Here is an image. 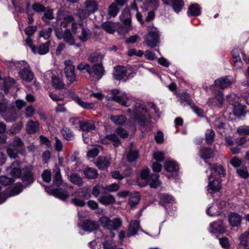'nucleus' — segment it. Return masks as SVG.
<instances>
[{
	"label": "nucleus",
	"mask_w": 249,
	"mask_h": 249,
	"mask_svg": "<svg viewBox=\"0 0 249 249\" xmlns=\"http://www.w3.org/2000/svg\"><path fill=\"white\" fill-rule=\"evenodd\" d=\"M127 70L125 67L118 65L114 68L112 73L113 78L117 81H126L129 77L127 76Z\"/></svg>",
	"instance_id": "1a4fd4ad"
},
{
	"label": "nucleus",
	"mask_w": 249,
	"mask_h": 249,
	"mask_svg": "<svg viewBox=\"0 0 249 249\" xmlns=\"http://www.w3.org/2000/svg\"><path fill=\"white\" fill-rule=\"evenodd\" d=\"M225 231V227L221 220L212 222L210 224L209 231L212 233H223Z\"/></svg>",
	"instance_id": "ddd939ff"
},
{
	"label": "nucleus",
	"mask_w": 249,
	"mask_h": 249,
	"mask_svg": "<svg viewBox=\"0 0 249 249\" xmlns=\"http://www.w3.org/2000/svg\"><path fill=\"white\" fill-rule=\"evenodd\" d=\"M141 177L142 179L145 180L149 184L151 188H156L160 184V181L158 179L159 175L156 173L149 175V169L148 168H145L142 170L141 173Z\"/></svg>",
	"instance_id": "20e7f679"
},
{
	"label": "nucleus",
	"mask_w": 249,
	"mask_h": 249,
	"mask_svg": "<svg viewBox=\"0 0 249 249\" xmlns=\"http://www.w3.org/2000/svg\"><path fill=\"white\" fill-rule=\"evenodd\" d=\"M23 190V185L21 183L14 187L10 192L11 196H16L20 193Z\"/></svg>",
	"instance_id": "052dcab7"
},
{
	"label": "nucleus",
	"mask_w": 249,
	"mask_h": 249,
	"mask_svg": "<svg viewBox=\"0 0 249 249\" xmlns=\"http://www.w3.org/2000/svg\"><path fill=\"white\" fill-rule=\"evenodd\" d=\"M200 8L197 4H192L189 7L188 13L193 16H198L200 14Z\"/></svg>",
	"instance_id": "e433bc0d"
},
{
	"label": "nucleus",
	"mask_w": 249,
	"mask_h": 249,
	"mask_svg": "<svg viewBox=\"0 0 249 249\" xmlns=\"http://www.w3.org/2000/svg\"><path fill=\"white\" fill-rule=\"evenodd\" d=\"M50 41H48L45 43H41L38 47L36 48L37 53L40 55H44L48 53L49 51V45Z\"/></svg>",
	"instance_id": "4c0bfd02"
},
{
	"label": "nucleus",
	"mask_w": 249,
	"mask_h": 249,
	"mask_svg": "<svg viewBox=\"0 0 249 249\" xmlns=\"http://www.w3.org/2000/svg\"><path fill=\"white\" fill-rule=\"evenodd\" d=\"M237 133L240 135H249V126L243 125L239 127L237 129Z\"/></svg>",
	"instance_id": "774afa93"
},
{
	"label": "nucleus",
	"mask_w": 249,
	"mask_h": 249,
	"mask_svg": "<svg viewBox=\"0 0 249 249\" xmlns=\"http://www.w3.org/2000/svg\"><path fill=\"white\" fill-rule=\"evenodd\" d=\"M172 5L176 13L179 12L183 6V1L182 0H172Z\"/></svg>",
	"instance_id": "8fccbe9b"
},
{
	"label": "nucleus",
	"mask_w": 249,
	"mask_h": 249,
	"mask_svg": "<svg viewBox=\"0 0 249 249\" xmlns=\"http://www.w3.org/2000/svg\"><path fill=\"white\" fill-rule=\"evenodd\" d=\"M140 228V223L137 220L131 221L127 232V236L128 237L132 236L137 234L139 229Z\"/></svg>",
	"instance_id": "aec40b11"
},
{
	"label": "nucleus",
	"mask_w": 249,
	"mask_h": 249,
	"mask_svg": "<svg viewBox=\"0 0 249 249\" xmlns=\"http://www.w3.org/2000/svg\"><path fill=\"white\" fill-rule=\"evenodd\" d=\"M121 21L124 24L125 33H127L131 29V16L129 10L124 9L120 16Z\"/></svg>",
	"instance_id": "4468645a"
},
{
	"label": "nucleus",
	"mask_w": 249,
	"mask_h": 249,
	"mask_svg": "<svg viewBox=\"0 0 249 249\" xmlns=\"http://www.w3.org/2000/svg\"><path fill=\"white\" fill-rule=\"evenodd\" d=\"M91 78L92 80L100 79L104 74L105 70L102 63L94 64L91 67Z\"/></svg>",
	"instance_id": "f8f14e48"
},
{
	"label": "nucleus",
	"mask_w": 249,
	"mask_h": 249,
	"mask_svg": "<svg viewBox=\"0 0 249 249\" xmlns=\"http://www.w3.org/2000/svg\"><path fill=\"white\" fill-rule=\"evenodd\" d=\"M105 190V187L101 184H97L93 187L92 190V195L96 197L99 196L100 194Z\"/></svg>",
	"instance_id": "13d9d810"
},
{
	"label": "nucleus",
	"mask_w": 249,
	"mask_h": 249,
	"mask_svg": "<svg viewBox=\"0 0 249 249\" xmlns=\"http://www.w3.org/2000/svg\"><path fill=\"white\" fill-rule=\"evenodd\" d=\"M211 175L209 177V180L211 178L219 176L220 177H224L226 175V171L223 167L221 164H216L211 167Z\"/></svg>",
	"instance_id": "2eb2a0df"
},
{
	"label": "nucleus",
	"mask_w": 249,
	"mask_h": 249,
	"mask_svg": "<svg viewBox=\"0 0 249 249\" xmlns=\"http://www.w3.org/2000/svg\"><path fill=\"white\" fill-rule=\"evenodd\" d=\"M83 172L84 175L88 178L94 179L98 177L97 170L93 168H86L84 170Z\"/></svg>",
	"instance_id": "473e14b6"
},
{
	"label": "nucleus",
	"mask_w": 249,
	"mask_h": 249,
	"mask_svg": "<svg viewBox=\"0 0 249 249\" xmlns=\"http://www.w3.org/2000/svg\"><path fill=\"white\" fill-rule=\"evenodd\" d=\"M199 155L203 159L213 158L214 153L212 149L207 147H201L199 151Z\"/></svg>",
	"instance_id": "cd10ccee"
},
{
	"label": "nucleus",
	"mask_w": 249,
	"mask_h": 249,
	"mask_svg": "<svg viewBox=\"0 0 249 249\" xmlns=\"http://www.w3.org/2000/svg\"><path fill=\"white\" fill-rule=\"evenodd\" d=\"M82 230L88 232H92L97 230L99 227L98 222L86 219L82 224Z\"/></svg>",
	"instance_id": "f3484780"
},
{
	"label": "nucleus",
	"mask_w": 249,
	"mask_h": 249,
	"mask_svg": "<svg viewBox=\"0 0 249 249\" xmlns=\"http://www.w3.org/2000/svg\"><path fill=\"white\" fill-rule=\"evenodd\" d=\"M14 181L13 179L6 176L0 177V183L4 186H8L11 184Z\"/></svg>",
	"instance_id": "338daca9"
},
{
	"label": "nucleus",
	"mask_w": 249,
	"mask_h": 249,
	"mask_svg": "<svg viewBox=\"0 0 249 249\" xmlns=\"http://www.w3.org/2000/svg\"><path fill=\"white\" fill-rule=\"evenodd\" d=\"M20 177L24 184V187L31 185L35 180L32 169L27 167L22 168V173Z\"/></svg>",
	"instance_id": "9d476101"
},
{
	"label": "nucleus",
	"mask_w": 249,
	"mask_h": 249,
	"mask_svg": "<svg viewBox=\"0 0 249 249\" xmlns=\"http://www.w3.org/2000/svg\"><path fill=\"white\" fill-rule=\"evenodd\" d=\"M74 100L79 106L84 108L91 109L94 107L93 103H86L81 100L78 97H75Z\"/></svg>",
	"instance_id": "09e8293b"
},
{
	"label": "nucleus",
	"mask_w": 249,
	"mask_h": 249,
	"mask_svg": "<svg viewBox=\"0 0 249 249\" xmlns=\"http://www.w3.org/2000/svg\"><path fill=\"white\" fill-rule=\"evenodd\" d=\"M70 180L72 183L79 187L83 186L84 184L82 178L78 174L75 173L71 174Z\"/></svg>",
	"instance_id": "c85d7f7f"
},
{
	"label": "nucleus",
	"mask_w": 249,
	"mask_h": 249,
	"mask_svg": "<svg viewBox=\"0 0 249 249\" xmlns=\"http://www.w3.org/2000/svg\"><path fill=\"white\" fill-rule=\"evenodd\" d=\"M159 36V31L157 29L150 31L145 37V41L147 45L151 48L156 47L160 42Z\"/></svg>",
	"instance_id": "0eeeda50"
},
{
	"label": "nucleus",
	"mask_w": 249,
	"mask_h": 249,
	"mask_svg": "<svg viewBox=\"0 0 249 249\" xmlns=\"http://www.w3.org/2000/svg\"><path fill=\"white\" fill-rule=\"evenodd\" d=\"M112 95L109 97L112 100L120 103L124 107H129L130 105V102H129L128 99L125 93H124L121 96H117L119 93V90L118 89H113L111 90Z\"/></svg>",
	"instance_id": "6e6552de"
},
{
	"label": "nucleus",
	"mask_w": 249,
	"mask_h": 249,
	"mask_svg": "<svg viewBox=\"0 0 249 249\" xmlns=\"http://www.w3.org/2000/svg\"><path fill=\"white\" fill-rule=\"evenodd\" d=\"M80 127L83 131H90L95 129V126L93 121L88 120L81 121Z\"/></svg>",
	"instance_id": "bb28decb"
},
{
	"label": "nucleus",
	"mask_w": 249,
	"mask_h": 249,
	"mask_svg": "<svg viewBox=\"0 0 249 249\" xmlns=\"http://www.w3.org/2000/svg\"><path fill=\"white\" fill-rule=\"evenodd\" d=\"M53 172L54 173V175L53 176V185L59 187L62 185V179L60 169L56 167L55 169H53Z\"/></svg>",
	"instance_id": "b1692460"
},
{
	"label": "nucleus",
	"mask_w": 249,
	"mask_h": 249,
	"mask_svg": "<svg viewBox=\"0 0 249 249\" xmlns=\"http://www.w3.org/2000/svg\"><path fill=\"white\" fill-rule=\"evenodd\" d=\"M20 150L18 148H15L13 147V146L8 145L6 149V153L8 156L10 158L15 159L18 156V154L19 153Z\"/></svg>",
	"instance_id": "58836bf2"
},
{
	"label": "nucleus",
	"mask_w": 249,
	"mask_h": 249,
	"mask_svg": "<svg viewBox=\"0 0 249 249\" xmlns=\"http://www.w3.org/2000/svg\"><path fill=\"white\" fill-rule=\"evenodd\" d=\"M32 8L34 11L37 13H42L46 8L39 3H35L32 5Z\"/></svg>",
	"instance_id": "69168bd1"
},
{
	"label": "nucleus",
	"mask_w": 249,
	"mask_h": 249,
	"mask_svg": "<svg viewBox=\"0 0 249 249\" xmlns=\"http://www.w3.org/2000/svg\"><path fill=\"white\" fill-rule=\"evenodd\" d=\"M65 66L64 72L66 77L71 83H72L76 80V76L75 73V67L72 64L71 60H66L64 62Z\"/></svg>",
	"instance_id": "423d86ee"
},
{
	"label": "nucleus",
	"mask_w": 249,
	"mask_h": 249,
	"mask_svg": "<svg viewBox=\"0 0 249 249\" xmlns=\"http://www.w3.org/2000/svg\"><path fill=\"white\" fill-rule=\"evenodd\" d=\"M87 10L90 13H94L97 9V3L93 0H89L85 2Z\"/></svg>",
	"instance_id": "c03bdc74"
},
{
	"label": "nucleus",
	"mask_w": 249,
	"mask_h": 249,
	"mask_svg": "<svg viewBox=\"0 0 249 249\" xmlns=\"http://www.w3.org/2000/svg\"><path fill=\"white\" fill-rule=\"evenodd\" d=\"M96 164L99 169L104 170L109 166L110 162L108 158L100 156L97 158Z\"/></svg>",
	"instance_id": "412c9836"
},
{
	"label": "nucleus",
	"mask_w": 249,
	"mask_h": 249,
	"mask_svg": "<svg viewBox=\"0 0 249 249\" xmlns=\"http://www.w3.org/2000/svg\"><path fill=\"white\" fill-rule=\"evenodd\" d=\"M41 177L44 181L46 183H50L52 179L51 172L50 170H44L42 174Z\"/></svg>",
	"instance_id": "4d7b16f0"
},
{
	"label": "nucleus",
	"mask_w": 249,
	"mask_h": 249,
	"mask_svg": "<svg viewBox=\"0 0 249 249\" xmlns=\"http://www.w3.org/2000/svg\"><path fill=\"white\" fill-rule=\"evenodd\" d=\"M139 157V152L138 150H130L127 154V160L129 162H133L136 160Z\"/></svg>",
	"instance_id": "603ef678"
},
{
	"label": "nucleus",
	"mask_w": 249,
	"mask_h": 249,
	"mask_svg": "<svg viewBox=\"0 0 249 249\" xmlns=\"http://www.w3.org/2000/svg\"><path fill=\"white\" fill-rule=\"evenodd\" d=\"M228 219L231 226L237 227L241 225L242 218L238 213H232L229 215Z\"/></svg>",
	"instance_id": "6ab92c4d"
},
{
	"label": "nucleus",
	"mask_w": 249,
	"mask_h": 249,
	"mask_svg": "<svg viewBox=\"0 0 249 249\" xmlns=\"http://www.w3.org/2000/svg\"><path fill=\"white\" fill-rule=\"evenodd\" d=\"M104 249H117L115 243L112 240H105L102 243Z\"/></svg>",
	"instance_id": "bf43d9fd"
},
{
	"label": "nucleus",
	"mask_w": 249,
	"mask_h": 249,
	"mask_svg": "<svg viewBox=\"0 0 249 249\" xmlns=\"http://www.w3.org/2000/svg\"><path fill=\"white\" fill-rule=\"evenodd\" d=\"M173 202L174 199L172 196L165 194L160 195L159 204L165 208H166L165 203H172Z\"/></svg>",
	"instance_id": "72a5a7b5"
},
{
	"label": "nucleus",
	"mask_w": 249,
	"mask_h": 249,
	"mask_svg": "<svg viewBox=\"0 0 249 249\" xmlns=\"http://www.w3.org/2000/svg\"><path fill=\"white\" fill-rule=\"evenodd\" d=\"M240 240L239 245L247 247L249 244V231H247L243 232L239 237Z\"/></svg>",
	"instance_id": "f704fd0d"
},
{
	"label": "nucleus",
	"mask_w": 249,
	"mask_h": 249,
	"mask_svg": "<svg viewBox=\"0 0 249 249\" xmlns=\"http://www.w3.org/2000/svg\"><path fill=\"white\" fill-rule=\"evenodd\" d=\"M102 27L106 32L109 34H113L116 29L115 24L109 21H106L103 23Z\"/></svg>",
	"instance_id": "79ce46f5"
},
{
	"label": "nucleus",
	"mask_w": 249,
	"mask_h": 249,
	"mask_svg": "<svg viewBox=\"0 0 249 249\" xmlns=\"http://www.w3.org/2000/svg\"><path fill=\"white\" fill-rule=\"evenodd\" d=\"M19 162L15 161L11 165V170L10 173L11 175L15 178L20 177L22 173V169H20L19 167Z\"/></svg>",
	"instance_id": "5701e85b"
},
{
	"label": "nucleus",
	"mask_w": 249,
	"mask_h": 249,
	"mask_svg": "<svg viewBox=\"0 0 249 249\" xmlns=\"http://www.w3.org/2000/svg\"><path fill=\"white\" fill-rule=\"evenodd\" d=\"M100 221L103 227L110 231L118 230L122 224V221L119 217L110 219L107 216H103L100 218Z\"/></svg>",
	"instance_id": "7ed1b4c3"
},
{
	"label": "nucleus",
	"mask_w": 249,
	"mask_h": 249,
	"mask_svg": "<svg viewBox=\"0 0 249 249\" xmlns=\"http://www.w3.org/2000/svg\"><path fill=\"white\" fill-rule=\"evenodd\" d=\"M214 132L212 129H209L206 131L205 139L207 144H210L213 143L214 140Z\"/></svg>",
	"instance_id": "49530a36"
},
{
	"label": "nucleus",
	"mask_w": 249,
	"mask_h": 249,
	"mask_svg": "<svg viewBox=\"0 0 249 249\" xmlns=\"http://www.w3.org/2000/svg\"><path fill=\"white\" fill-rule=\"evenodd\" d=\"M133 112L135 118L139 125L143 126L146 122H148L151 117L148 114L147 109L139 103H136L134 106Z\"/></svg>",
	"instance_id": "f257e3e1"
},
{
	"label": "nucleus",
	"mask_w": 249,
	"mask_h": 249,
	"mask_svg": "<svg viewBox=\"0 0 249 249\" xmlns=\"http://www.w3.org/2000/svg\"><path fill=\"white\" fill-rule=\"evenodd\" d=\"M52 86L56 89H62L65 88V84L63 80L56 75H52Z\"/></svg>",
	"instance_id": "393cba45"
},
{
	"label": "nucleus",
	"mask_w": 249,
	"mask_h": 249,
	"mask_svg": "<svg viewBox=\"0 0 249 249\" xmlns=\"http://www.w3.org/2000/svg\"><path fill=\"white\" fill-rule=\"evenodd\" d=\"M140 201V196L137 194L136 196H131L128 200V203L131 207L137 205Z\"/></svg>",
	"instance_id": "680f3d73"
},
{
	"label": "nucleus",
	"mask_w": 249,
	"mask_h": 249,
	"mask_svg": "<svg viewBox=\"0 0 249 249\" xmlns=\"http://www.w3.org/2000/svg\"><path fill=\"white\" fill-rule=\"evenodd\" d=\"M120 8L114 3H112L108 8V14L110 16L115 17L118 14Z\"/></svg>",
	"instance_id": "6e6d98bb"
},
{
	"label": "nucleus",
	"mask_w": 249,
	"mask_h": 249,
	"mask_svg": "<svg viewBox=\"0 0 249 249\" xmlns=\"http://www.w3.org/2000/svg\"><path fill=\"white\" fill-rule=\"evenodd\" d=\"M208 187L209 189L213 192H216L220 190L221 185L220 181L217 179H213V181L209 182Z\"/></svg>",
	"instance_id": "ea45409f"
},
{
	"label": "nucleus",
	"mask_w": 249,
	"mask_h": 249,
	"mask_svg": "<svg viewBox=\"0 0 249 249\" xmlns=\"http://www.w3.org/2000/svg\"><path fill=\"white\" fill-rule=\"evenodd\" d=\"M105 138L113 142L115 147H117L121 144V141L116 133L107 135Z\"/></svg>",
	"instance_id": "a19ab883"
},
{
	"label": "nucleus",
	"mask_w": 249,
	"mask_h": 249,
	"mask_svg": "<svg viewBox=\"0 0 249 249\" xmlns=\"http://www.w3.org/2000/svg\"><path fill=\"white\" fill-rule=\"evenodd\" d=\"M115 133L120 137L125 139L128 136V133L122 127H119L115 130Z\"/></svg>",
	"instance_id": "e2e57ef3"
},
{
	"label": "nucleus",
	"mask_w": 249,
	"mask_h": 249,
	"mask_svg": "<svg viewBox=\"0 0 249 249\" xmlns=\"http://www.w3.org/2000/svg\"><path fill=\"white\" fill-rule=\"evenodd\" d=\"M231 84V81L229 79L228 76L223 77L214 81L215 86L221 89H224L227 88Z\"/></svg>",
	"instance_id": "4be33fe9"
},
{
	"label": "nucleus",
	"mask_w": 249,
	"mask_h": 249,
	"mask_svg": "<svg viewBox=\"0 0 249 249\" xmlns=\"http://www.w3.org/2000/svg\"><path fill=\"white\" fill-rule=\"evenodd\" d=\"M61 133L64 138L68 141L71 140L73 136L72 131L69 128H64L61 129Z\"/></svg>",
	"instance_id": "5fc2aeb1"
},
{
	"label": "nucleus",
	"mask_w": 249,
	"mask_h": 249,
	"mask_svg": "<svg viewBox=\"0 0 249 249\" xmlns=\"http://www.w3.org/2000/svg\"><path fill=\"white\" fill-rule=\"evenodd\" d=\"M103 57V56L101 54H92L89 56L88 59L91 63H102Z\"/></svg>",
	"instance_id": "864d4df0"
},
{
	"label": "nucleus",
	"mask_w": 249,
	"mask_h": 249,
	"mask_svg": "<svg viewBox=\"0 0 249 249\" xmlns=\"http://www.w3.org/2000/svg\"><path fill=\"white\" fill-rule=\"evenodd\" d=\"M180 104L183 106L186 105L192 106V99L190 95L187 93H183L180 96Z\"/></svg>",
	"instance_id": "a18cd8bd"
},
{
	"label": "nucleus",
	"mask_w": 249,
	"mask_h": 249,
	"mask_svg": "<svg viewBox=\"0 0 249 249\" xmlns=\"http://www.w3.org/2000/svg\"><path fill=\"white\" fill-rule=\"evenodd\" d=\"M52 31V28H49L47 29H44L40 32L39 36L47 39L50 37Z\"/></svg>",
	"instance_id": "0e129e2a"
},
{
	"label": "nucleus",
	"mask_w": 249,
	"mask_h": 249,
	"mask_svg": "<svg viewBox=\"0 0 249 249\" xmlns=\"http://www.w3.org/2000/svg\"><path fill=\"white\" fill-rule=\"evenodd\" d=\"M110 120L117 125H123L126 120L124 115L111 116Z\"/></svg>",
	"instance_id": "37998d69"
},
{
	"label": "nucleus",
	"mask_w": 249,
	"mask_h": 249,
	"mask_svg": "<svg viewBox=\"0 0 249 249\" xmlns=\"http://www.w3.org/2000/svg\"><path fill=\"white\" fill-rule=\"evenodd\" d=\"M9 145L13 146L15 148H18V149H23L24 148V143L21 138L18 137H15Z\"/></svg>",
	"instance_id": "de8ad7c7"
},
{
	"label": "nucleus",
	"mask_w": 249,
	"mask_h": 249,
	"mask_svg": "<svg viewBox=\"0 0 249 249\" xmlns=\"http://www.w3.org/2000/svg\"><path fill=\"white\" fill-rule=\"evenodd\" d=\"M75 197L71 198V203L75 206L83 207L86 205L85 200L89 199L91 197L90 194L84 188H80L75 191L72 195Z\"/></svg>",
	"instance_id": "f03ea898"
},
{
	"label": "nucleus",
	"mask_w": 249,
	"mask_h": 249,
	"mask_svg": "<svg viewBox=\"0 0 249 249\" xmlns=\"http://www.w3.org/2000/svg\"><path fill=\"white\" fill-rule=\"evenodd\" d=\"M45 190L47 192L62 200H65L70 196L68 192L61 188L52 189L48 187H46Z\"/></svg>",
	"instance_id": "9b49d317"
},
{
	"label": "nucleus",
	"mask_w": 249,
	"mask_h": 249,
	"mask_svg": "<svg viewBox=\"0 0 249 249\" xmlns=\"http://www.w3.org/2000/svg\"><path fill=\"white\" fill-rule=\"evenodd\" d=\"M55 35L59 39L63 40L70 45H73L75 43V40L72 33L70 29H66L64 31L58 29H55Z\"/></svg>",
	"instance_id": "39448f33"
},
{
	"label": "nucleus",
	"mask_w": 249,
	"mask_h": 249,
	"mask_svg": "<svg viewBox=\"0 0 249 249\" xmlns=\"http://www.w3.org/2000/svg\"><path fill=\"white\" fill-rule=\"evenodd\" d=\"M91 32L86 28H82L81 33L78 36V39L82 42H85L88 41L91 37Z\"/></svg>",
	"instance_id": "7c9ffc66"
},
{
	"label": "nucleus",
	"mask_w": 249,
	"mask_h": 249,
	"mask_svg": "<svg viewBox=\"0 0 249 249\" xmlns=\"http://www.w3.org/2000/svg\"><path fill=\"white\" fill-rule=\"evenodd\" d=\"M74 20V19L72 16H66L64 18L63 20L61 22L60 25L64 28H67L70 24L71 25Z\"/></svg>",
	"instance_id": "3c124183"
},
{
	"label": "nucleus",
	"mask_w": 249,
	"mask_h": 249,
	"mask_svg": "<svg viewBox=\"0 0 249 249\" xmlns=\"http://www.w3.org/2000/svg\"><path fill=\"white\" fill-rule=\"evenodd\" d=\"M164 167L165 170L168 172L173 173L171 175L172 178L176 177L178 175L179 168L178 164L174 161L169 160L164 162Z\"/></svg>",
	"instance_id": "dca6fc26"
},
{
	"label": "nucleus",
	"mask_w": 249,
	"mask_h": 249,
	"mask_svg": "<svg viewBox=\"0 0 249 249\" xmlns=\"http://www.w3.org/2000/svg\"><path fill=\"white\" fill-rule=\"evenodd\" d=\"M98 200L101 204L105 205L113 204L115 202L114 196L108 194L101 196Z\"/></svg>",
	"instance_id": "c756f323"
},
{
	"label": "nucleus",
	"mask_w": 249,
	"mask_h": 249,
	"mask_svg": "<svg viewBox=\"0 0 249 249\" xmlns=\"http://www.w3.org/2000/svg\"><path fill=\"white\" fill-rule=\"evenodd\" d=\"M103 150L102 147L100 145H96L89 150L87 152V157L89 158H94L99 153V152Z\"/></svg>",
	"instance_id": "c9c22d12"
},
{
	"label": "nucleus",
	"mask_w": 249,
	"mask_h": 249,
	"mask_svg": "<svg viewBox=\"0 0 249 249\" xmlns=\"http://www.w3.org/2000/svg\"><path fill=\"white\" fill-rule=\"evenodd\" d=\"M19 75L23 80L29 82L32 81L34 78V74L29 66L21 70Z\"/></svg>",
	"instance_id": "a211bd4d"
},
{
	"label": "nucleus",
	"mask_w": 249,
	"mask_h": 249,
	"mask_svg": "<svg viewBox=\"0 0 249 249\" xmlns=\"http://www.w3.org/2000/svg\"><path fill=\"white\" fill-rule=\"evenodd\" d=\"M39 126V123L37 122L29 121L26 125V131L28 134L36 133Z\"/></svg>",
	"instance_id": "2f4dec72"
},
{
	"label": "nucleus",
	"mask_w": 249,
	"mask_h": 249,
	"mask_svg": "<svg viewBox=\"0 0 249 249\" xmlns=\"http://www.w3.org/2000/svg\"><path fill=\"white\" fill-rule=\"evenodd\" d=\"M43 12L44 15L42 17V19L46 24H49L50 20L54 18L53 10L47 7Z\"/></svg>",
	"instance_id": "a878e982"
}]
</instances>
